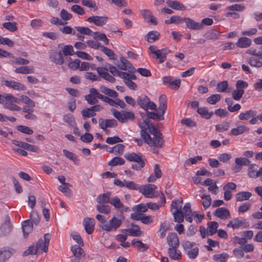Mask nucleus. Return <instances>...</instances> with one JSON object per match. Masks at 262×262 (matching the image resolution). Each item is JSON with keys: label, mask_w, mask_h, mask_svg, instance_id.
<instances>
[{"label": "nucleus", "mask_w": 262, "mask_h": 262, "mask_svg": "<svg viewBox=\"0 0 262 262\" xmlns=\"http://www.w3.org/2000/svg\"><path fill=\"white\" fill-rule=\"evenodd\" d=\"M139 126L141 129L140 134L142 139L149 146L161 148L164 145L165 141L162 134L151 122L143 120L139 123Z\"/></svg>", "instance_id": "1"}, {"label": "nucleus", "mask_w": 262, "mask_h": 262, "mask_svg": "<svg viewBox=\"0 0 262 262\" xmlns=\"http://www.w3.org/2000/svg\"><path fill=\"white\" fill-rule=\"evenodd\" d=\"M96 70L101 78L111 83L115 82L116 79L108 73V71H110L113 76H119L121 78L123 77L122 74L124 73V72L119 71L115 66L111 64H106V67H98Z\"/></svg>", "instance_id": "2"}, {"label": "nucleus", "mask_w": 262, "mask_h": 262, "mask_svg": "<svg viewBox=\"0 0 262 262\" xmlns=\"http://www.w3.org/2000/svg\"><path fill=\"white\" fill-rule=\"evenodd\" d=\"M246 53L251 55L248 60V63L252 67L259 68L262 67V51L255 49H250Z\"/></svg>", "instance_id": "3"}, {"label": "nucleus", "mask_w": 262, "mask_h": 262, "mask_svg": "<svg viewBox=\"0 0 262 262\" xmlns=\"http://www.w3.org/2000/svg\"><path fill=\"white\" fill-rule=\"evenodd\" d=\"M111 112L113 116L122 123L127 122L129 120H133L135 119V116L133 112L122 111L119 112L114 108L111 109Z\"/></svg>", "instance_id": "4"}, {"label": "nucleus", "mask_w": 262, "mask_h": 262, "mask_svg": "<svg viewBox=\"0 0 262 262\" xmlns=\"http://www.w3.org/2000/svg\"><path fill=\"white\" fill-rule=\"evenodd\" d=\"M122 220L116 217H113L105 224H100L99 227L103 230L107 232L116 231L121 225Z\"/></svg>", "instance_id": "5"}, {"label": "nucleus", "mask_w": 262, "mask_h": 262, "mask_svg": "<svg viewBox=\"0 0 262 262\" xmlns=\"http://www.w3.org/2000/svg\"><path fill=\"white\" fill-rule=\"evenodd\" d=\"M148 49L150 53L154 54L156 58L159 59V62L160 63H162L165 61L166 55L170 52V50L167 48L158 50L157 49V47L155 46H150Z\"/></svg>", "instance_id": "6"}, {"label": "nucleus", "mask_w": 262, "mask_h": 262, "mask_svg": "<svg viewBox=\"0 0 262 262\" xmlns=\"http://www.w3.org/2000/svg\"><path fill=\"white\" fill-rule=\"evenodd\" d=\"M137 102L140 107L145 111H147L148 109L150 110L156 109V104L154 102L150 101L147 96L138 97Z\"/></svg>", "instance_id": "7"}, {"label": "nucleus", "mask_w": 262, "mask_h": 262, "mask_svg": "<svg viewBox=\"0 0 262 262\" xmlns=\"http://www.w3.org/2000/svg\"><path fill=\"white\" fill-rule=\"evenodd\" d=\"M100 93L95 88L89 90V94L85 95L84 98L89 104L94 105L98 102V99H100Z\"/></svg>", "instance_id": "8"}, {"label": "nucleus", "mask_w": 262, "mask_h": 262, "mask_svg": "<svg viewBox=\"0 0 262 262\" xmlns=\"http://www.w3.org/2000/svg\"><path fill=\"white\" fill-rule=\"evenodd\" d=\"M44 239H40L36 245V248H37V251L39 253L47 252L48 249V246L51 238L49 233H46L44 235Z\"/></svg>", "instance_id": "9"}, {"label": "nucleus", "mask_w": 262, "mask_h": 262, "mask_svg": "<svg viewBox=\"0 0 262 262\" xmlns=\"http://www.w3.org/2000/svg\"><path fill=\"white\" fill-rule=\"evenodd\" d=\"M157 186L154 184H147L140 187L139 191L142 193L146 198H152L156 197L154 195Z\"/></svg>", "instance_id": "10"}, {"label": "nucleus", "mask_w": 262, "mask_h": 262, "mask_svg": "<svg viewBox=\"0 0 262 262\" xmlns=\"http://www.w3.org/2000/svg\"><path fill=\"white\" fill-rule=\"evenodd\" d=\"M14 99H11V100H5L3 104L5 108L11 111H19L21 110V107L16 105V103L20 102V99L13 95Z\"/></svg>", "instance_id": "11"}, {"label": "nucleus", "mask_w": 262, "mask_h": 262, "mask_svg": "<svg viewBox=\"0 0 262 262\" xmlns=\"http://www.w3.org/2000/svg\"><path fill=\"white\" fill-rule=\"evenodd\" d=\"M163 83L173 90H178L181 84V80L173 79L171 76H165L163 78Z\"/></svg>", "instance_id": "12"}, {"label": "nucleus", "mask_w": 262, "mask_h": 262, "mask_svg": "<svg viewBox=\"0 0 262 262\" xmlns=\"http://www.w3.org/2000/svg\"><path fill=\"white\" fill-rule=\"evenodd\" d=\"M49 58L51 61L56 64L61 65L64 63L62 53L61 51L58 52L52 51L49 53Z\"/></svg>", "instance_id": "13"}, {"label": "nucleus", "mask_w": 262, "mask_h": 262, "mask_svg": "<svg viewBox=\"0 0 262 262\" xmlns=\"http://www.w3.org/2000/svg\"><path fill=\"white\" fill-rule=\"evenodd\" d=\"M99 127L101 129H105V128H114L117 126L118 122L114 119H104L100 118L98 120Z\"/></svg>", "instance_id": "14"}, {"label": "nucleus", "mask_w": 262, "mask_h": 262, "mask_svg": "<svg viewBox=\"0 0 262 262\" xmlns=\"http://www.w3.org/2000/svg\"><path fill=\"white\" fill-rule=\"evenodd\" d=\"M108 18L107 16H92L87 18L86 21L90 23H93L97 26H103L107 21Z\"/></svg>", "instance_id": "15"}, {"label": "nucleus", "mask_w": 262, "mask_h": 262, "mask_svg": "<svg viewBox=\"0 0 262 262\" xmlns=\"http://www.w3.org/2000/svg\"><path fill=\"white\" fill-rule=\"evenodd\" d=\"M184 22L185 23L187 28L190 30H200L204 28V26L200 23L195 22L192 19L189 17H184Z\"/></svg>", "instance_id": "16"}, {"label": "nucleus", "mask_w": 262, "mask_h": 262, "mask_svg": "<svg viewBox=\"0 0 262 262\" xmlns=\"http://www.w3.org/2000/svg\"><path fill=\"white\" fill-rule=\"evenodd\" d=\"M213 214L214 216L224 220L231 217L230 211L225 207H221L216 209Z\"/></svg>", "instance_id": "17"}, {"label": "nucleus", "mask_w": 262, "mask_h": 262, "mask_svg": "<svg viewBox=\"0 0 262 262\" xmlns=\"http://www.w3.org/2000/svg\"><path fill=\"white\" fill-rule=\"evenodd\" d=\"M3 84L7 87L18 91H24L26 90V86L14 80H5L3 81Z\"/></svg>", "instance_id": "18"}, {"label": "nucleus", "mask_w": 262, "mask_h": 262, "mask_svg": "<svg viewBox=\"0 0 262 262\" xmlns=\"http://www.w3.org/2000/svg\"><path fill=\"white\" fill-rule=\"evenodd\" d=\"M95 220L91 218H85L83 220V225L86 233L90 234L94 230Z\"/></svg>", "instance_id": "19"}, {"label": "nucleus", "mask_w": 262, "mask_h": 262, "mask_svg": "<svg viewBox=\"0 0 262 262\" xmlns=\"http://www.w3.org/2000/svg\"><path fill=\"white\" fill-rule=\"evenodd\" d=\"M167 241L170 248H178L179 246V238L176 233H169L167 237Z\"/></svg>", "instance_id": "20"}, {"label": "nucleus", "mask_w": 262, "mask_h": 262, "mask_svg": "<svg viewBox=\"0 0 262 262\" xmlns=\"http://www.w3.org/2000/svg\"><path fill=\"white\" fill-rule=\"evenodd\" d=\"M21 226L24 236L25 237H27L33 230L32 223L31 222L30 220H28L24 221L21 224Z\"/></svg>", "instance_id": "21"}, {"label": "nucleus", "mask_w": 262, "mask_h": 262, "mask_svg": "<svg viewBox=\"0 0 262 262\" xmlns=\"http://www.w3.org/2000/svg\"><path fill=\"white\" fill-rule=\"evenodd\" d=\"M166 3L172 9L181 11H184L186 10V7L179 1L167 0Z\"/></svg>", "instance_id": "22"}, {"label": "nucleus", "mask_w": 262, "mask_h": 262, "mask_svg": "<svg viewBox=\"0 0 262 262\" xmlns=\"http://www.w3.org/2000/svg\"><path fill=\"white\" fill-rule=\"evenodd\" d=\"M158 110L161 115H164L167 108V98L165 95H161L159 98Z\"/></svg>", "instance_id": "23"}, {"label": "nucleus", "mask_w": 262, "mask_h": 262, "mask_svg": "<svg viewBox=\"0 0 262 262\" xmlns=\"http://www.w3.org/2000/svg\"><path fill=\"white\" fill-rule=\"evenodd\" d=\"M183 214L185 215V219L189 223H191L192 222V214L191 209V205L190 203H187L185 204L183 208Z\"/></svg>", "instance_id": "24"}, {"label": "nucleus", "mask_w": 262, "mask_h": 262, "mask_svg": "<svg viewBox=\"0 0 262 262\" xmlns=\"http://www.w3.org/2000/svg\"><path fill=\"white\" fill-rule=\"evenodd\" d=\"M160 37V33L157 31H149L145 36V39L149 43H152L158 40Z\"/></svg>", "instance_id": "25"}, {"label": "nucleus", "mask_w": 262, "mask_h": 262, "mask_svg": "<svg viewBox=\"0 0 262 262\" xmlns=\"http://www.w3.org/2000/svg\"><path fill=\"white\" fill-rule=\"evenodd\" d=\"M235 45L238 48H247L251 46V40L248 37H242L238 39Z\"/></svg>", "instance_id": "26"}, {"label": "nucleus", "mask_w": 262, "mask_h": 262, "mask_svg": "<svg viewBox=\"0 0 262 262\" xmlns=\"http://www.w3.org/2000/svg\"><path fill=\"white\" fill-rule=\"evenodd\" d=\"M124 157L127 160L131 162H139L140 161H145V159H143L142 156L137 155L134 152L125 154Z\"/></svg>", "instance_id": "27"}, {"label": "nucleus", "mask_w": 262, "mask_h": 262, "mask_svg": "<svg viewBox=\"0 0 262 262\" xmlns=\"http://www.w3.org/2000/svg\"><path fill=\"white\" fill-rule=\"evenodd\" d=\"M244 218L239 217H237L233 220L230 221L227 224L228 227H231L233 229H238L244 223Z\"/></svg>", "instance_id": "28"}, {"label": "nucleus", "mask_w": 262, "mask_h": 262, "mask_svg": "<svg viewBox=\"0 0 262 262\" xmlns=\"http://www.w3.org/2000/svg\"><path fill=\"white\" fill-rule=\"evenodd\" d=\"M207 225V234L208 235L212 236L217 232L219 224L216 222H209Z\"/></svg>", "instance_id": "29"}, {"label": "nucleus", "mask_w": 262, "mask_h": 262, "mask_svg": "<svg viewBox=\"0 0 262 262\" xmlns=\"http://www.w3.org/2000/svg\"><path fill=\"white\" fill-rule=\"evenodd\" d=\"M256 115L255 111L250 110L245 112L241 113L238 115V119L240 120H248L252 117H254Z\"/></svg>", "instance_id": "30"}, {"label": "nucleus", "mask_w": 262, "mask_h": 262, "mask_svg": "<svg viewBox=\"0 0 262 262\" xmlns=\"http://www.w3.org/2000/svg\"><path fill=\"white\" fill-rule=\"evenodd\" d=\"M131 225L133 227V228L126 230L128 235L133 236H140L142 234V232L140 230V227L133 223Z\"/></svg>", "instance_id": "31"}, {"label": "nucleus", "mask_w": 262, "mask_h": 262, "mask_svg": "<svg viewBox=\"0 0 262 262\" xmlns=\"http://www.w3.org/2000/svg\"><path fill=\"white\" fill-rule=\"evenodd\" d=\"M111 195V192H107L105 193L99 194L96 199V201L98 203L101 204H106V203H110V197Z\"/></svg>", "instance_id": "32"}, {"label": "nucleus", "mask_w": 262, "mask_h": 262, "mask_svg": "<svg viewBox=\"0 0 262 262\" xmlns=\"http://www.w3.org/2000/svg\"><path fill=\"white\" fill-rule=\"evenodd\" d=\"M35 69L33 67L23 66L16 68L14 71L16 73H19L22 74H28L33 73Z\"/></svg>", "instance_id": "33"}, {"label": "nucleus", "mask_w": 262, "mask_h": 262, "mask_svg": "<svg viewBox=\"0 0 262 262\" xmlns=\"http://www.w3.org/2000/svg\"><path fill=\"white\" fill-rule=\"evenodd\" d=\"M252 194L248 191H241L236 194V201L237 202H242L247 201L251 196Z\"/></svg>", "instance_id": "34"}, {"label": "nucleus", "mask_w": 262, "mask_h": 262, "mask_svg": "<svg viewBox=\"0 0 262 262\" xmlns=\"http://www.w3.org/2000/svg\"><path fill=\"white\" fill-rule=\"evenodd\" d=\"M177 248H169L168 249L169 257L174 260H179L181 258L182 254L179 250H177Z\"/></svg>", "instance_id": "35"}, {"label": "nucleus", "mask_w": 262, "mask_h": 262, "mask_svg": "<svg viewBox=\"0 0 262 262\" xmlns=\"http://www.w3.org/2000/svg\"><path fill=\"white\" fill-rule=\"evenodd\" d=\"M249 128L245 125L238 126L236 128H232L231 130V135L236 136L245 132L248 131Z\"/></svg>", "instance_id": "36"}, {"label": "nucleus", "mask_w": 262, "mask_h": 262, "mask_svg": "<svg viewBox=\"0 0 262 262\" xmlns=\"http://www.w3.org/2000/svg\"><path fill=\"white\" fill-rule=\"evenodd\" d=\"M163 115H161L160 114L159 110H158L157 113L147 112V118H146L145 120H148L150 122V121L149 120V119H152L156 120H162L164 119Z\"/></svg>", "instance_id": "37"}, {"label": "nucleus", "mask_w": 262, "mask_h": 262, "mask_svg": "<svg viewBox=\"0 0 262 262\" xmlns=\"http://www.w3.org/2000/svg\"><path fill=\"white\" fill-rule=\"evenodd\" d=\"M132 245L135 248H137L138 250L144 251L148 248V246L143 243L141 241L134 239L132 242Z\"/></svg>", "instance_id": "38"}, {"label": "nucleus", "mask_w": 262, "mask_h": 262, "mask_svg": "<svg viewBox=\"0 0 262 262\" xmlns=\"http://www.w3.org/2000/svg\"><path fill=\"white\" fill-rule=\"evenodd\" d=\"M197 112L206 119H210L213 115V113L212 112L209 113L207 108L204 107H199L198 108Z\"/></svg>", "instance_id": "39"}, {"label": "nucleus", "mask_w": 262, "mask_h": 262, "mask_svg": "<svg viewBox=\"0 0 262 262\" xmlns=\"http://www.w3.org/2000/svg\"><path fill=\"white\" fill-rule=\"evenodd\" d=\"M183 204V200L182 198H179L177 200H173L171 204V211L172 208L174 209V211H180L182 209V205Z\"/></svg>", "instance_id": "40"}, {"label": "nucleus", "mask_w": 262, "mask_h": 262, "mask_svg": "<svg viewBox=\"0 0 262 262\" xmlns=\"http://www.w3.org/2000/svg\"><path fill=\"white\" fill-rule=\"evenodd\" d=\"M202 204L205 209L209 208L211 204V198L210 195L204 194L202 198Z\"/></svg>", "instance_id": "41"}, {"label": "nucleus", "mask_w": 262, "mask_h": 262, "mask_svg": "<svg viewBox=\"0 0 262 262\" xmlns=\"http://www.w3.org/2000/svg\"><path fill=\"white\" fill-rule=\"evenodd\" d=\"M101 92L110 97L116 98L118 97V93L114 90L107 88L105 86L101 88Z\"/></svg>", "instance_id": "42"}, {"label": "nucleus", "mask_w": 262, "mask_h": 262, "mask_svg": "<svg viewBox=\"0 0 262 262\" xmlns=\"http://www.w3.org/2000/svg\"><path fill=\"white\" fill-rule=\"evenodd\" d=\"M172 214L175 222L181 223L184 221V217H185V215L182 210L174 211L172 212Z\"/></svg>", "instance_id": "43"}, {"label": "nucleus", "mask_w": 262, "mask_h": 262, "mask_svg": "<svg viewBox=\"0 0 262 262\" xmlns=\"http://www.w3.org/2000/svg\"><path fill=\"white\" fill-rule=\"evenodd\" d=\"M249 167L248 170V174L250 178H257V174L256 169L257 168V166L256 164H250L249 165Z\"/></svg>", "instance_id": "44"}, {"label": "nucleus", "mask_w": 262, "mask_h": 262, "mask_svg": "<svg viewBox=\"0 0 262 262\" xmlns=\"http://www.w3.org/2000/svg\"><path fill=\"white\" fill-rule=\"evenodd\" d=\"M110 204L115 208L118 209H120L123 207V204L121 202L120 199L117 196H115L112 199Z\"/></svg>", "instance_id": "45"}, {"label": "nucleus", "mask_w": 262, "mask_h": 262, "mask_svg": "<svg viewBox=\"0 0 262 262\" xmlns=\"http://www.w3.org/2000/svg\"><path fill=\"white\" fill-rule=\"evenodd\" d=\"M235 163L239 165L242 167L243 166L250 165L251 162L246 158L238 157L235 159Z\"/></svg>", "instance_id": "46"}, {"label": "nucleus", "mask_w": 262, "mask_h": 262, "mask_svg": "<svg viewBox=\"0 0 262 262\" xmlns=\"http://www.w3.org/2000/svg\"><path fill=\"white\" fill-rule=\"evenodd\" d=\"M12 225L9 220H6L1 227V230L4 234L9 233L12 229Z\"/></svg>", "instance_id": "47"}, {"label": "nucleus", "mask_w": 262, "mask_h": 262, "mask_svg": "<svg viewBox=\"0 0 262 262\" xmlns=\"http://www.w3.org/2000/svg\"><path fill=\"white\" fill-rule=\"evenodd\" d=\"M81 4L89 8H93L94 11H97L98 9L96 3L92 0H82Z\"/></svg>", "instance_id": "48"}, {"label": "nucleus", "mask_w": 262, "mask_h": 262, "mask_svg": "<svg viewBox=\"0 0 262 262\" xmlns=\"http://www.w3.org/2000/svg\"><path fill=\"white\" fill-rule=\"evenodd\" d=\"M125 161L123 159L120 157H115L108 162L110 166H115L118 165H121L124 164Z\"/></svg>", "instance_id": "49"}, {"label": "nucleus", "mask_w": 262, "mask_h": 262, "mask_svg": "<svg viewBox=\"0 0 262 262\" xmlns=\"http://www.w3.org/2000/svg\"><path fill=\"white\" fill-rule=\"evenodd\" d=\"M83 119L96 116V113L93 112L91 106L89 108L83 109L81 112Z\"/></svg>", "instance_id": "50"}, {"label": "nucleus", "mask_w": 262, "mask_h": 262, "mask_svg": "<svg viewBox=\"0 0 262 262\" xmlns=\"http://www.w3.org/2000/svg\"><path fill=\"white\" fill-rule=\"evenodd\" d=\"M97 210L101 213L108 214L111 212V208L108 205H97L96 206Z\"/></svg>", "instance_id": "51"}, {"label": "nucleus", "mask_w": 262, "mask_h": 262, "mask_svg": "<svg viewBox=\"0 0 262 262\" xmlns=\"http://www.w3.org/2000/svg\"><path fill=\"white\" fill-rule=\"evenodd\" d=\"M11 57L13 58L11 61L13 64L17 65H26L30 62L29 60L28 59L21 57L15 58L13 56Z\"/></svg>", "instance_id": "52"}, {"label": "nucleus", "mask_w": 262, "mask_h": 262, "mask_svg": "<svg viewBox=\"0 0 262 262\" xmlns=\"http://www.w3.org/2000/svg\"><path fill=\"white\" fill-rule=\"evenodd\" d=\"M221 98L220 94H213L207 98V102L211 104H215L219 102Z\"/></svg>", "instance_id": "53"}, {"label": "nucleus", "mask_w": 262, "mask_h": 262, "mask_svg": "<svg viewBox=\"0 0 262 262\" xmlns=\"http://www.w3.org/2000/svg\"><path fill=\"white\" fill-rule=\"evenodd\" d=\"M124 187L130 190H139L140 186L133 181H125Z\"/></svg>", "instance_id": "54"}, {"label": "nucleus", "mask_w": 262, "mask_h": 262, "mask_svg": "<svg viewBox=\"0 0 262 262\" xmlns=\"http://www.w3.org/2000/svg\"><path fill=\"white\" fill-rule=\"evenodd\" d=\"M75 29L78 32L83 35H90L92 33L93 34L94 33L88 27L76 26Z\"/></svg>", "instance_id": "55"}, {"label": "nucleus", "mask_w": 262, "mask_h": 262, "mask_svg": "<svg viewBox=\"0 0 262 262\" xmlns=\"http://www.w3.org/2000/svg\"><path fill=\"white\" fill-rule=\"evenodd\" d=\"M63 121L69 125L74 126L76 125V122L74 117L71 114H67L63 116Z\"/></svg>", "instance_id": "56"}, {"label": "nucleus", "mask_w": 262, "mask_h": 262, "mask_svg": "<svg viewBox=\"0 0 262 262\" xmlns=\"http://www.w3.org/2000/svg\"><path fill=\"white\" fill-rule=\"evenodd\" d=\"M230 127V123L225 122L223 123L217 124L215 126V129L219 132H223L227 130Z\"/></svg>", "instance_id": "57"}, {"label": "nucleus", "mask_w": 262, "mask_h": 262, "mask_svg": "<svg viewBox=\"0 0 262 262\" xmlns=\"http://www.w3.org/2000/svg\"><path fill=\"white\" fill-rule=\"evenodd\" d=\"M71 251H72L74 255L77 258H80V256L83 252V249L77 245L72 247Z\"/></svg>", "instance_id": "58"}, {"label": "nucleus", "mask_w": 262, "mask_h": 262, "mask_svg": "<svg viewBox=\"0 0 262 262\" xmlns=\"http://www.w3.org/2000/svg\"><path fill=\"white\" fill-rule=\"evenodd\" d=\"M16 129L20 132L27 134L32 135L33 131L29 127L25 125H18L16 127Z\"/></svg>", "instance_id": "59"}, {"label": "nucleus", "mask_w": 262, "mask_h": 262, "mask_svg": "<svg viewBox=\"0 0 262 262\" xmlns=\"http://www.w3.org/2000/svg\"><path fill=\"white\" fill-rule=\"evenodd\" d=\"M133 210L138 212L144 213L147 211V205L144 204H139L133 207Z\"/></svg>", "instance_id": "60"}, {"label": "nucleus", "mask_w": 262, "mask_h": 262, "mask_svg": "<svg viewBox=\"0 0 262 262\" xmlns=\"http://www.w3.org/2000/svg\"><path fill=\"white\" fill-rule=\"evenodd\" d=\"M228 85L227 81L220 82L217 84L216 90L218 92H226Z\"/></svg>", "instance_id": "61"}, {"label": "nucleus", "mask_w": 262, "mask_h": 262, "mask_svg": "<svg viewBox=\"0 0 262 262\" xmlns=\"http://www.w3.org/2000/svg\"><path fill=\"white\" fill-rule=\"evenodd\" d=\"M245 6L242 4H234L227 7L226 9L232 11H242L245 9Z\"/></svg>", "instance_id": "62"}, {"label": "nucleus", "mask_w": 262, "mask_h": 262, "mask_svg": "<svg viewBox=\"0 0 262 262\" xmlns=\"http://www.w3.org/2000/svg\"><path fill=\"white\" fill-rule=\"evenodd\" d=\"M62 52L64 56L72 55L74 53L73 46L71 45L65 46L62 48Z\"/></svg>", "instance_id": "63"}, {"label": "nucleus", "mask_w": 262, "mask_h": 262, "mask_svg": "<svg viewBox=\"0 0 262 262\" xmlns=\"http://www.w3.org/2000/svg\"><path fill=\"white\" fill-rule=\"evenodd\" d=\"M244 90H240L236 89L232 93V97L235 100H239L244 94Z\"/></svg>", "instance_id": "64"}]
</instances>
